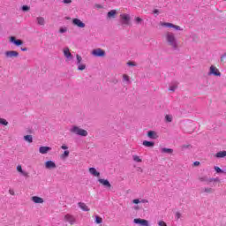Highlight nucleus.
Returning a JSON list of instances; mask_svg holds the SVG:
<instances>
[{
    "instance_id": "f257e3e1",
    "label": "nucleus",
    "mask_w": 226,
    "mask_h": 226,
    "mask_svg": "<svg viewBox=\"0 0 226 226\" xmlns=\"http://www.w3.org/2000/svg\"><path fill=\"white\" fill-rule=\"evenodd\" d=\"M164 38L170 45V47H172V49H177V40L176 39V35L172 32H166L164 34Z\"/></svg>"
},
{
    "instance_id": "f03ea898",
    "label": "nucleus",
    "mask_w": 226,
    "mask_h": 226,
    "mask_svg": "<svg viewBox=\"0 0 226 226\" xmlns=\"http://www.w3.org/2000/svg\"><path fill=\"white\" fill-rule=\"evenodd\" d=\"M71 133H74L75 135H79V137H87L88 135L87 131L77 125L72 126V128L71 129Z\"/></svg>"
},
{
    "instance_id": "7ed1b4c3",
    "label": "nucleus",
    "mask_w": 226,
    "mask_h": 226,
    "mask_svg": "<svg viewBox=\"0 0 226 226\" xmlns=\"http://www.w3.org/2000/svg\"><path fill=\"white\" fill-rule=\"evenodd\" d=\"M120 20L122 26H130V20H132V18L130 17V14L123 13L120 14Z\"/></svg>"
},
{
    "instance_id": "20e7f679",
    "label": "nucleus",
    "mask_w": 226,
    "mask_h": 226,
    "mask_svg": "<svg viewBox=\"0 0 226 226\" xmlns=\"http://www.w3.org/2000/svg\"><path fill=\"white\" fill-rule=\"evenodd\" d=\"M64 222H65V223H69V225H75V223H77V218H75L74 215L67 214L64 217Z\"/></svg>"
},
{
    "instance_id": "39448f33",
    "label": "nucleus",
    "mask_w": 226,
    "mask_h": 226,
    "mask_svg": "<svg viewBox=\"0 0 226 226\" xmlns=\"http://www.w3.org/2000/svg\"><path fill=\"white\" fill-rule=\"evenodd\" d=\"M160 26L162 27H171L172 29H175L176 31H181V26L174 25L172 23H167V22H160Z\"/></svg>"
},
{
    "instance_id": "423d86ee",
    "label": "nucleus",
    "mask_w": 226,
    "mask_h": 226,
    "mask_svg": "<svg viewBox=\"0 0 226 226\" xmlns=\"http://www.w3.org/2000/svg\"><path fill=\"white\" fill-rule=\"evenodd\" d=\"M93 56L95 57H103L105 56V51L102 49H95L92 51Z\"/></svg>"
},
{
    "instance_id": "0eeeda50",
    "label": "nucleus",
    "mask_w": 226,
    "mask_h": 226,
    "mask_svg": "<svg viewBox=\"0 0 226 226\" xmlns=\"http://www.w3.org/2000/svg\"><path fill=\"white\" fill-rule=\"evenodd\" d=\"M133 222L141 226H149V222L146 219L136 218L133 220Z\"/></svg>"
},
{
    "instance_id": "6e6552de",
    "label": "nucleus",
    "mask_w": 226,
    "mask_h": 226,
    "mask_svg": "<svg viewBox=\"0 0 226 226\" xmlns=\"http://www.w3.org/2000/svg\"><path fill=\"white\" fill-rule=\"evenodd\" d=\"M72 24L74 26H77V27H81V28L86 27V24L84 22H82V20H80L79 19H72Z\"/></svg>"
},
{
    "instance_id": "1a4fd4ad",
    "label": "nucleus",
    "mask_w": 226,
    "mask_h": 226,
    "mask_svg": "<svg viewBox=\"0 0 226 226\" xmlns=\"http://www.w3.org/2000/svg\"><path fill=\"white\" fill-rule=\"evenodd\" d=\"M10 41L11 43H14V45H16L17 47H20V45L24 44V41H22V40H17V38H15V36H11Z\"/></svg>"
},
{
    "instance_id": "9d476101",
    "label": "nucleus",
    "mask_w": 226,
    "mask_h": 226,
    "mask_svg": "<svg viewBox=\"0 0 226 226\" xmlns=\"http://www.w3.org/2000/svg\"><path fill=\"white\" fill-rule=\"evenodd\" d=\"M98 181L101 185H102V186H105L106 188L109 189L112 188V185H110V182H109V180L100 178Z\"/></svg>"
},
{
    "instance_id": "9b49d317",
    "label": "nucleus",
    "mask_w": 226,
    "mask_h": 226,
    "mask_svg": "<svg viewBox=\"0 0 226 226\" xmlns=\"http://www.w3.org/2000/svg\"><path fill=\"white\" fill-rule=\"evenodd\" d=\"M210 73H212V75H215V77H220V75H222L220 71H218V68L215 67V65L210 67Z\"/></svg>"
},
{
    "instance_id": "f8f14e48",
    "label": "nucleus",
    "mask_w": 226,
    "mask_h": 226,
    "mask_svg": "<svg viewBox=\"0 0 226 226\" xmlns=\"http://www.w3.org/2000/svg\"><path fill=\"white\" fill-rule=\"evenodd\" d=\"M6 57H19V52L15 50L6 51L5 52Z\"/></svg>"
},
{
    "instance_id": "ddd939ff",
    "label": "nucleus",
    "mask_w": 226,
    "mask_h": 226,
    "mask_svg": "<svg viewBox=\"0 0 226 226\" xmlns=\"http://www.w3.org/2000/svg\"><path fill=\"white\" fill-rule=\"evenodd\" d=\"M52 148L49 147H41L39 148V153H41V154H47V153H49V151H51Z\"/></svg>"
},
{
    "instance_id": "4468645a",
    "label": "nucleus",
    "mask_w": 226,
    "mask_h": 226,
    "mask_svg": "<svg viewBox=\"0 0 226 226\" xmlns=\"http://www.w3.org/2000/svg\"><path fill=\"white\" fill-rule=\"evenodd\" d=\"M78 206L81 211H87V212L90 211L89 207H87V205H86V203L84 202H79Z\"/></svg>"
},
{
    "instance_id": "2eb2a0df",
    "label": "nucleus",
    "mask_w": 226,
    "mask_h": 226,
    "mask_svg": "<svg viewBox=\"0 0 226 226\" xmlns=\"http://www.w3.org/2000/svg\"><path fill=\"white\" fill-rule=\"evenodd\" d=\"M56 162H54L53 161H47L45 162L46 169H56Z\"/></svg>"
},
{
    "instance_id": "dca6fc26",
    "label": "nucleus",
    "mask_w": 226,
    "mask_h": 226,
    "mask_svg": "<svg viewBox=\"0 0 226 226\" xmlns=\"http://www.w3.org/2000/svg\"><path fill=\"white\" fill-rule=\"evenodd\" d=\"M31 200L34 202V204H43L44 202L43 198L38 196H34Z\"/></svg>"
},
{
    "instance_id": "f3484780",
    "label": "nucleus",
    "mask_w": 226,
    "mask_h": 226,
    "mask_svg": "<svg viewBox=\"0 0 226 226\" xmlns=\"http://www.w3.org/2000/svg\"><path fill=\"white\" fill-rule=\"evenodd\" d=\"M147 137L149 139H158V133H156V132H154V131H149L147 132Z\"/></svg>"
},
{
    "instance_id": "a211bd4d",
    "label": "nucleus",
    "mask_w": 226,
    "mask_h": 226,
    "mask_svg": "<svg viewBox=\"0 0 226 226\" xmlns=\"http://www.w3.org/2000/svg\"><path fill=\"white\" fill-rule=\"evenodd\" d=\"M17 170H18V172H19L20 174H22V176H25V177H29V173L24 171V170H22V166H21V165H18V166H17Z\"/></svg>"
},
{
    "instance_id": "6ab92c4d",
    "label": "nucleus",
    "mask_w": 226,
    "mask_h": 226,
    "mask_svg": "<svg viewBox=\"0 0 226 226\" xmlns=\"http://www.w3.org/2000/svg\"><path fill=\"white\" fill-rule=\"evenodd\" d=\"M89 172L92 176H94V177H100V172H98L95 168H89Z\"/></svg>"
},
{
    "instance_id": "aec40b11",
    "label": "nucleus",
    "mask_w": 226,
    "mask_h": 226,
    "mask_svg": "<svg viewBox=\"0 0 226 226\" xmlns=\"http://www.w3.org/2000/svg\"><path fill=\"white\" fill-rule=\"evenodd\" d=\"M116 15H117V11L116 10H111L108 12V19H116Z\"/></svg>"
},
{
    "instance_id": "412c9836",
    "label": "nucleus",
    "mask_w": 226,
    "mask_h": 226,
    "mask_svg": "<svg viewBox=\"0 0 226 226\" xmlns=\"http://www.w3.org/2000/svg\"><path fill=\"white\" fill-rule=\"evenodd\" d=\"M143 146H145L146 147H154V142L144 140Z\"/></svg>"
},
{
    "instance_id": "4be33fe9",
    "label": "nucleus",
    "mask_w": 226,
    "mask_h": 226,
    "mask_svg": "<svg viewBox=\"0 0 226 226\" xmlns=\"http://www.w3.org/2000/svg\"><path fill=\"white\" fill-rule=\"evenodd\" d=\"M36 20H37V23H38L39 26H45V18L37 17Z\"/></svg>"
},
{
    "instance_id": "5701e85b",
    "label": "nucleus",
    "mask_w": 226,
    "mask_h": 226,
    "mask_svg": "<svg viewBox=\"0 0 226 226\" xmlns=\"http://www.w3.org/2000/svg\"><path fill=\"white\" fill-rule=\"evenodd\" d=\"M226 156V151H220L215 154V158H225Z\"/></svg>"
},
{
    "instance_id": "b1692460",
    "label": "nucleus",
    "mask_w": 226,
    "mask_h": 226,
    "mask_svg": "<svg viewBox=\"0 0 226 226\" xmlns=\"http://www.w3.org/2000/svg\"><path fill=\"white\" fill-rule=\"evenodd\" d=\"M64 56L65 57H67L68 59H70V57H72V53L70 52V49L65 48V49H64Z\"/></svg>"
},
{
    "instance_id": "393cba45",
    "label": "nucleus",
    "mask_w": 226,
    "mask_h": 226,
    "mask_svg": "<svg viewBox=\"0 0 226 226\" xmlns=\"http://www.w3.org/2000/svg\"><path fill=\"white\" fill-rule=\"evenodd\" d=\"M68 156H70V151L65 150V151L60 155V158H61V160H66V158H68Z\"/></svg>"
},
{
    "instance_id": "a878e982",
    "label": "nucleus",
    "mask_w": 226,
    "mask_h": 226,
    "mask_svg": "<svg viewBox=\"0 0 226 226\" xmlns=\"http://www.w3.org/2000/svg\"><path fill=\"white\" fill-rule=\"evenodd\" d=\"M203 192L205 193H213L215 192V189L211 188V187H205L203 189Z\"/></svg>"
},
{
    "instance_id": "bb28decb",
    "label": "nucleus",
    "mask_w": 226,
    "mask_h": 226,
    "mask_svg": "<svg viewBox=\"0 0 226 226\" xmlns=\"http://www.w3.org/2000/svg\"><path fill=\"white\" fill-rule=\"evenodd\" d=\"M162 153H168L171 154V153H174V150L172 148H162Z\"/></svg>"
},
{
    "instance_id": "cd10ccee",
    "label": "nucleus",
    "mask_w": 226,
    "mask_h": 226,
    "mask_svg": "<svg viewBox=\"0 0 226 226\" xmlns=\"http://www.w3.org/2000/svg\"><path fill=\"white\" fill-rule=\"evenodd\" d=\"M24 139L26 141V142H33V136L32 135H26L24 136Z\"/></svg>"
},
{
    "instance_id": "c85d7f7f",
    "label": "nucleus",
    "mask_w": 226,
    "mask_h": 226,
    "mask_svg": "<svg viewBox=\"0 0 226 226\" xmlns=\"http://www.w3.org/2000/svg\"><path fill=\"white\" fill-rule=\"evenodd\" d=\"M132 158L134 162H137L138 163H140V162H142V159H140L139 155H133Z\"/></svg>"
},
{
    "instance_id": "c756f323",
    "label": "nucleus",
    "mask_w": 226,
    "mask_h": 226,
    "mask_svg": "<svg viewBox=\"0 0 226 226\" xmlns=\"http://www.w3.org/2000/svg\"><path fill=\"white\" fill-rule=\"evenodd\" d=\"M0 124H4V126H8V121L4 118H0Z\"/></svg>"
},
{
    "instance_id": "7c9ffc66",
    "label": "nucleus",
    "mask_w": 226,
    "mask_h": 226,
    "mask_svg": "<svg viewBox=\"0 0 226 226\" xmlns=\"http://www.w3.org/2000/svg\"><path fill=\"white\" fill-rule=\"evenodd\" d=\"M95 222L96 223H102L103 222V219H102V217L96 215L95 216Z\"/></svg>"
},
{
    "instance_id": "2f4dec72",
    "label": "nucleus",
    "mask_w": 226,
    "mask_h": 226,
    "mask_svg": "<svg viewBox=\"0 0 226 226\" xmlns=\"http://www.w3.org/2000/svg\"><path fill=\"white\" fill-rule=\"evenodd\" d=\"M78 70H80L81 72L86 70V64H78Z\"/></svg>"
},
{
    "instance_id": "473e14b6",
    "label": "nucleus",
    "mask_w": 226,
    "mask_h": 226,
    "mask_svg": "<svg viewBox=\"0 0 226 226\" xmlns=\"http://www.w3.org/2000/svg\"><path fill=\"white\" fill-rule=\"evenodd\" d=\"M76 58L78 64H80V63H82V56H80L79 55H76Z\"/></svg>"
},
{
    "instance_id": "72a5a7b5",
    "label": "nucleus",
    "mask_w": 226,
    "mask_h": 226,
    "mask_svg": "<svg viewBox=\"0 0 226 226\" xmlns=\"http://www.w3.org/2000/svg\"><path fill=\"white\" fill-rule=\"evenodd\" d=\"M123 79L125 82H130V76H128L127 74H124Z\"/></svg>"
},
{
    "instance_id": "f704fd0d",
    "label": "nucleus",
    "mask_w": 226,
    "mask_h": 226,
    "mask_svg": "<svg viewBox=\"0 0 226 226\" xmlns=\"http://www.w3.org/2000/svg\"><path fill=\"white\" fill-rule=\"evenodd\" d=\"M221 63H226V53L221 56Z\"/></svg>"
},
{
    "instance_id": "c9c22d12",
    "label": "nucleus",
    "mask_w": 226,
    "mask_h": 226,
    "mask_svg": "<svg viewBox=\"0 0 226 226\" xmlns=\"http://www.w3.org/2000/svg\"><path fill=\"white\" fill-rule=\"evenodd\" d=\"M165 119L168 121V123H172V117L166 115Z\"/></svg>"
},
{
    "instance_id": "e433bc0d",
    "label": "nucleus",
    "mask_w": 226,
    "mask_h": 226,
    "mask_svg": "<svg viewBox=\"0 0 226 226\" xmlns=\"http://www.w3.org/2000/svg\"><path fill=\"white\" fill-rule=\"evenodd\" d=\"M22 10H23V11H29L30 7L27 6V5H23V6H22Z\"/></svg>"
},
{
    "instance_id": "4c0bfd02",
    "label": "nucleus",
    "mask_w": 226,
    "mask_h": 226,
    "mask_svg": "<svg viewBox=\"0 0 226 226\" xmlns=\"http://www.w3.org/2000/svg\"><path fill=\"white\" fill-rule=\"evenodd\" d=\"M177 88V86H171L169 88V91H172V93H174V91H176V89Z\"/></svg>"
},
{
    "instance_id": "58836bf2",
    "label": "nucleus",
    "mask_w": 226,
    "mask_h": 226,
    "mask_svg": "<svg viewBox=\"0 0 226 226\" xmlns=\"http://www.w3.org/2000/svg\"><path fill=\"white\" fill-rule=\"evenodd\" d=\"M128 66H137V64L135 62L129 61L127 63Z\"/></svg>"
},
{
    "instance_id": "ea45409f",
    "label": "nucleus",
    "mask_w": 226,
    "mask_h": 226,
    "mask_svg": "<svg viewBox=\"0 0 226 226\" xmlns=\"http://www.w3.org/2000/svg\"><path fill=\"white\" fill-rule=\"evenodd\" d=\"M213 181L215 183H218L219 179L218 178H209L208 183H213Z\"/></svg>"
},
{
    "instance_id": "a19ab883",
    "label": "nucleus",
    "mask_w": 226,
    "mask_h": 226,
    "mask_svg": "<svg viewBox=\"0 0 226 226\" xmlns=\"http://www.w3.org/2000/svg\"><path fill=\"white\" fill-rule=\"evenodd\" d=\"M215 170L217 172V174H220V172H222V169H220V167L218 166H215Z\"/></svg>"
},
{
    "instance_id": "79ce46f5",
    "label": "nucleus",
    "mask_w": 226,
    "mask_h": 226,
    "mask_svg": "<svg viewBox=\"0 0 226 226\" xmlns=\"http://www.w3.org/2000/svg\"><path fill=\"white\" fill-rule=\"evenodd\" d=\"M135 20H136L137 24H140V22H142V19L139 17H136Z\"/></svg>"
},
{
    "instance_id": "37998d69",
    "label": "nucleus",
    "mask_w": 226,
    "mask_h": 226,
    "mask_svg": "<svg viewBox=\"0 0 226 226\" xmlns=\"http://www.w3.org/2000/svg\"><path fill=\"white\" fill-rule=\"evenodd\" d=\"M158 225H159V226H167V223H166L165 222H163V221H160V222H158Z\"/></svg>"
},
{
    "instance_id": "c03bdc74",
    "label": "nucleus",
    "mask_w": 226,
    "mask_h": 226,
    "mask_svg": "<svg viewBox=\"0 0 226 226\" xmlns=\"http://www.w3.org/2000/svg\"><path fill=\"white\" fill-rule=\"evenodd\" d=\"M64 4H72V0H63Z\"/></svg>"
},
{
    "instance_id": "a18cd8bd",
    "label": "nucleus",
    "mask_w": 226,
    "mask_h": 226,
    "mask_svg": "<svg viewBox=\"0 0 226 226\" xmlns=\"http://www.w3.org/2000/svg\"><path fill=\"white\" fill-rule=\"evenodd\" d=\"M132 203L133 204H140V200H139V199L133 200Z\"/></svg>"
},
{
    "instance_id": "49530a36",
    "label": "nucleus",
    "mask_w": 226,
    "mask_h": 226,
    "mask_svg": "<svg viewBox=\"0 0 226 226\" xmlns=\"http://www.w3.org/2000/svg\"><path fill=\"white\" fill-rule=\"evenodd\" d=\"M9 193L10 195H15V191H13V189H10Z\"/></svg>"
},
{
    "instance_id": "de8ad7c7",
    "label": "nucleus",
    "mask_w": 226,
    "mask_h": 226,
    "mask_svg": "<svg viewBox=\"0 0 226 226\" xmlns=\"http://www.w3.org/2000/svg\"><path fill=\"white\" fill-rule=\"evenodd\" d=\"M176 216H177V220H179V218H181V214L179 212H177Z\"/></svg>"
},
{
    "instance_id": "09e8293b",
    "label": "nucleus",
    "mask_w": 226,
    "mask_h": 226,
    "mask_svg": "<svg viewBox=\"0 0 226 226\" xmlns=\"http://www.w3.org/2000/svg\"><path fill=\"white\" fill-rule=\"evenodd\" d=\"M59 33H66V29H64V28H60Z\"/></svg>"
},
{
    "instance_id": "8fccbe9b",
    "label": "nucleus",
    "mask_w": 226,
    "mask_h": 226,
    "mask_svg": "<svg viewBox=\"0 0 226 226\" xmlns=\"http://www.w3.org/2000/svg\"><path fill=\"white\" fill-rule=\"evenodd\" d=\"M61 149L66 150V149H68V147H67L66 145H63V146L61 147Z\"/></svg>"
},
{
    "instance_id": "3c124183",
    "label": "nucleus",
    "mask_w": 226,
    "mask_h": 226,
    "mask_svg": "<svg viewBox=\"0 0 226 226\" xmlns=\"http://www.w3.org/2000/svg\"><path fill=\"white\" fill-rule=\"evenodd\" d=\"M199 165H200V162H194V166H195V167H199Z\"/></svg>"
},
{
    "instance_id": "603ef678",
    "label": "nucleus",
    "mask_w": 226,
    "mask_h": 226,
    "mask_svg": "<svg viewBox=\"0 0 226 226\" xmlns=\"http://www.w3.org/2000/svg\"><path fill=\"white\" fill-rule=\"evenodd\" d=\"M143 204H147V202H149L147 200H141V201Z\"/></svg>"
},
{
    "instance_id": "864d4df0",
    "label": "nucleus",
    "mask_w": 226,
    "mask_h": 226,
    "mask_svg": "<svg viewBox=\"0 0 226 226\" xmlns=\"http://www.w3.org/2000/svg\"><path fill=\"white\" fill-rule=\"evenodd\" d=\"M21 50H22L23 52H27V48H22Z\"/></svg>"
},
{
    "instance_id": "5fc2aeb1",
    "label": "nucleus",
    "mask_w": 226,
    "mask_h": 226,
    "mask_svg": "<svg viewBox=\"0 0 226 226\" xmlns=\"http://www.w3.org/2000/svg\"><path fill=\"white\" fill-rule=\"evenodd\" d=\"M200 181H206V178L205 177H200Z\"/></svg>"
},
{
    "instance_id": "6e6d98bb",
    "label": "nucleus",
    "mask_w": 226,
    "mask_h": 226,
    "mask_svg": "<svg viewBox=\"0 0 226 226\" xmlns=\"http://www.w3.org/2000/svg\"><path fill=\"white\" fill-rule=\"evenodd\" d=\"M154 13H158V9L154 10Z\"/></svg>"
}]
</instances>
